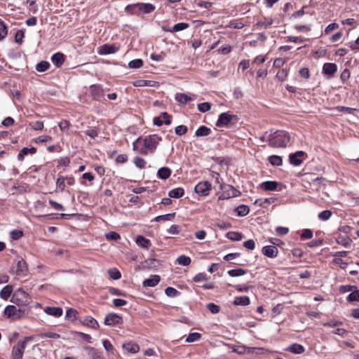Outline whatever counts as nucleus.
<instances>
[{
    "mask_svg": "<svg viewBox=\"0 0 359 359\" xmlns=\"http://www.w3.org/2000/svg\"><path fill=\"white\" fill-rule=\"evenodd\" d=\"M102 344H103L104 349L107 352L114 354L115 349H114L113 345L111 344V342L109 340H107V339L103 340Z\"/></svg>",
    "mask_w": 359,
    "mask_h": 359,
    "instance_id": "c03bdc74",
    "label": "nucleus"
},
{
    "mask_svg": "<svg viewBox=\"0 0 359 359\" xmlns=\"http://www.w3.org/2000/svg\"><path fill=\"white\" fill-rule=\"evenodd\" d=\"M212 189V185L208 181L201 182L195 187V192L202 196H207L210 194Z\"/></svg>",
    "mask_w": 359,
    "mask_h": 359,
    "instance_id": "423d86ee",
    "label": "nucleus"
},
{
    "mask_svg": "<svg viewBox=\"0 0 359 359\" xmlns=\"http://www.w3.org/2000/svg\"><path fill=\"white\" fill-rule=\"evenodd\" d=\"M232 351L238 354H244L248 351V348L243 345H233L231 346Z\"/></svg>",
    "mask_w": 359,
    "mask_h": 359,
    "instance_id": "473e14b6",
    "label": "nucleus"
},
{
    "mask_svg": "<svg viewBox=\"0 0 359 359\" xmlns=\"http://www.w3.org/2000/svg\"><path fill=\"white\" fill-rule=\"evenodd\" d=\"M236 212L238 216L243 217L247 215L250 212V208L248 205H241L237 207Z\"/></svg>",
    "mask_w": 359,
    "mask_h": 359,
    "instance_id": "2f4dec72",
    "label": "nucleus"
},
{
    "mask_svg": "<svg viewBox=\"0 0 359 359\" xmlns=\"http://www.w3.org/2000/svg\"><path fill=\"white\" fill-rule=\"evenodd\" d=\"M197 107L199 111L204 113L210 109L211 104L209 102H203L198 104Z\"/></svg>",
    "mask_w": 359,
    "mask_h": 359,
    "instance_id": "603ef678",
    "label": "nucleus"
},
{
    "mask_svg": "<svg viewBox=\"0 0 359 359\" xmlns=\"http://www.w3.org/2000/svg\"><path fill=\"white\" fill-rule=\"evenodd\" d=\"M12 292V288L11 286H6L4 287L0 292V296L2 297V298H7L11 294Z\"/></svg>",
    "mask_w": 359,
    "mask_h": 359,
    "instance_id": "8fccbe9b",
    "label": "nucleus"
},
{
    "mask_svg": "<svg viewBox=\"0 0 359 359\" xmlns=\"http://www.w3.org/2000/svg\"><path fill=\"white\" fill-rule=\"evenodd\" d=\"M175 216V213H169L166 215H159L154 218L156 222H162V221H172L174 219Z\"/></svg>",
    "mask_w": 359,
    "mask_h": 359,
    "instance_id": "7c9ffc66",
    "label": "nucleus"
},
{
    "mask_svg": "<svg viewBox=\"0 0 359 359\" xmlns=\"http://www.w3.org/2000/svg\"><path fill=\"white\" fill-rule=\"evenodd\" d=\"M56 187L60 191H63L65 187V178L60 175L56 181Z\"/></svg>",
    "mask_w": 359,
    "mask_h": 359,
    "instance_id": "58836bf2",
    "label": "nucleus"
},
{
    "mask_svg": "<svg viewBox=\"0 0 359 359\" xmlns=\"http://www.w3.org/2000/svg\"><path fill=\"white\" fill-rule=\"evenodd\" d=\"M287 76V71L285 69L279 70L276 74L277 78L279 80L284 81Z\"/></svg>",
    "mask_w": 359,
    "mask_h": 359,
    "instance_id": "e2e57ef3",
    "label": "nucleus"
},
{
    "mask_svg": "<svg viewBox=\"0 0 359 359\" xmlns=\"http://www.w3.org/2000/svg\"><path fill=\"white\" fill-rule=\"evenodd\" d=\"M175 100L177 102H180V104H185L187 102H189L191 100H194L195 98V95H187L184 93H177L175 95Z\"/></svg>",
    "mask_w": 359,
    "mask_h": 359,
    "instance_id": "2eb2a0df",
    "label": "nucleus"
},
{
    "mask_svg": "<svg viewBox=\"0 0 359 359\" xmlns=\"http://www.w3.org/2000/svg\"><path fill=\"white\" fill-rule=\"evenodd\" d=\"M227 273L231 277H237L245 275L246 271L242 269H236L229 270Z\"/></svg>",
    "mask_w": 359,
    "mask_h": 359,
    "instance_id": "c9c22d12",
    "label": "nucleus"
},
{
    "mask_svg": "<svg viewBox=\"0 0 359 359\" xmlns=\"http://www.w3.org/2000/svg\"><path fill=\"white\" fill-rule=\"evenodd\" d=\"M189 27V24L188 23H185V22H180V23H177L176 25H175L172 29V30H170L171 32H179V31H182V30H184L187 28H188Z\"/></svg>",
    "mask_w": 359,
    "mask_h": 359,
    "instance_id": "79ce46f5",
    "label": "nucleus"
},
{
    "mask_svg": "<svg viewBox=\"0 0 359 359\" xmlns=\"http://www.w3.org/2000/svg\"><path fill=\"white\" fill-rule=\"evenodd\" d=\"M143 65V62L140 59H135L130 61L128 64L130 68H140Z\"/></svg>",
    "mask_w": 359,
    "mask_h": 359,
    "instance_id": "864d4df0",
    "label": "nucleus"
},
{
    "mask_svg": "<svg viewBox=\"0 0 359 359\" xmlns=\"http://www.w3.org/2000/svg\"><path fill=\"white\" fill-rule=\"evenodd\" d=\"M51 61L54 65L59 67L62 66L65 62V55L61 53H55L51 57Z\"/></svg>",
    "mask_w": 359,
    "mask_h": 359,
    "instance_id": "4be33fe9",
    "label": "nucleus"
},
{
    "mask_svg": "<svg viewBox=\"0 0 359 359\" xmlns=\"http://www.w3.org/2000/svg\"><path fill=\"white\" fill-rule=\"evenodd\" d=\"M122 346L127 353H136L140 351L138 344L134 342L123 344Z\"/></svg>",
    "mask_w": 359,
    "mask_h": 359,
    "instance_id": "6ab92c4d",
    "label": "nucleus"
},
{
    "mask_svg": "<svg viewBox=\"0 0 359 359\" xmlns=\"http://www.w3.org/2000/svg\"><path fill=\"white\" fill-rule=\"evenodd\" d=\"M8 34V28L4 22L0 20V41L4 39Z\"/></svg>",
    "mask_w": 359,
    "mask_h": 359,
    "instance_id": "37998d69",
    "label": "nucleus"
},
{
    "mask_svg": "<svg viewBox=\"0 0 359 359\" xmlns=\"http://www.w3.org/2000/svg\"><path fill=\"white\" fill-rule=\"evenodd\" d=\"M201 337V335L200 333H198V332L190 333L188 335V337H187L186 341L187 343L194 342V341H198V339H200Z\"/></svg>",
    "mask_w": 359,
    "mask_h": 359,
    "instance_id": "ea45409f",
    "label": "nucleus"
},
{
    "mask_svg": "<svg viewBox=\"0 0 359 359\" xmlns=\"http://www.w3.org/2000/svg\"><path fill=\"white\" fill-rule=\"evenodd\" d=\"M165 293L168 297H175L180 294V292L176 289L172 287H168L165 288Z\"/></svg>",
    "mask_w": 359,
    "mask_h": 359,
    "instance_id": "3c124183",
    "label": "nucleus"
},
{
    "mask_svg": "<svg viewBox=\"0 0 359 359\" xmlns=\"http://www.w3.org/2000/svg\"><path fill=\"white\" fill-rule=\"evenodd\" d=\"M117 50L118 48L115 45L104 44L97 48V53L100 55H107L115 53Z\"/></svg>",
    "mask_w": 359,
    "mask_h": 359,
    "instance_id": "9d476101",
    "label": "nucleus"
},
{
    "mask_svg": "<svg viewBox=\"0 0 359 359\" xmlns=\"http://www.w3.org/2000/svg\"><path fill=\"white\" fill-rule=\"evenodd\" d=\"M305 155V153L302 151H299L295 152L294 154H292L290 155V162L291 164L294 165H299L302 163V160L300 158L303 157Z\"/></svg>",
    "mask_w": 359,
    "mask_h": 359,
    "instance_id": "dca6fc26",
    "label": "nucleus"
},
{
    "mask_svg": "<svg viewBox=\"0 0 359 359\" xmlns=\"http://www.w3.org/2000/svg\"><path fill=\"white\" fill-rule=\"evenodd\" d=\"M207 308L210 310V311L213 313V314H216V313H218L219 312V306L215 304H212V303H210L207 305Z\"/></svg>",
    "mask_w": 359,
    "mask_h": 359,
    "instance_id": "13d9d810",
    "label": "nucleus"
},
{
    "mask_svg": "<svg viewBox=\"0 0 359 359\" xmlns=\"http://www.w3.org/2000/svg\"><path fill=\"white\" fill-rule=\"evenodd\" d=\"M32 339L31 337H25L22 341H19L12 350L13 359H22L24 351L26 348V343Z\"/></svg>",
    "mask_w": 359,
    "mask_h": 359,
    "instance_id": "20e7f679",
    "label": "nucleus"
},
{
    "mask_svg": "<svg viewBox=\"0 0 359 359\" xmlns=\"http://www.w3.org/2000/svg\"><path fill=\"white\" fill-rule=\"evenodd\" d=\"M10 235L13 240H18L23 236V233L22 231L13 230L11 231Z\"/></svg>",
    "mask_w": 359,
    "mask_h": 359,
    "instance_id": "4d7b16f0",
    "label": "nucleus"
},
{
    "mask_svg": "<svg viewBox=\"0 0 359 359\" xmlns=\"http://www.w3.org/2000/svg\"><path fill=\"white\" fill-rule=\"evenodd\" d=\"M171 175V170L169 168L167 167H163L158 169L157 175L158 177L161 180H166L168 179Z\"/></svg>",
    "mask_w": 359,
    "mask_h": 359,
    "instance_id": "393cba45",
    "label": "nucleus"
},
{
    "mask_svg": "<svg viewBox=\"0 0 359 359\" xmlns=\"http://www.w3.org/2000/svg\"><path fill=\"white\" fill-rule=\"evenodd\" d=\"M175 132L177 135H183L187 132V127L184 125L178 126L175 128Z\"/></svg>",
    "mask_w": 359,
    "mask_h": 359,
    "instance_id": "6e6d98bb",
    "label": "nucleus"
},
{
    "mask_svg": "<svg viewBox=\"0 0 359 359\" xmlns=\"http://www.w3.org/2000/svg\"><path fill=\"white\" fill-rule=\"evenodd\" d=\"M287 351L297 354H300L304 352V347L299 344H292L286 348Z\"/></svg>",
    "mask_w": 359,
    "mask_h": 359,
    "instance_id": "b1692460",
    "label": "nucleus"
},
{
    "mask_svg": "<svg viewBox=\"0 0 359 359\" xmlns=\"http://www.w3.org/2000/svg\"><path fill=\"white\" fill-rule=\"evenodd\" d=\"M27 266L23 259H20L17 262L16 274L18 276H25L27 274Z\"/></svg>",
    "mask_w": 359,
    "mask_h": 359,
    "instance_id": "4468645a",
    "label": "nucleus"
},
{
    "mask_svg": "<svg viewBox=\"0 0 359 359\" xmlns=\"http://www.w3.org/2000/svg\"><path fill=\"white\" fill-rule=\"evenodd\" d=\"M135 241L137 245L142 248L148 249L151 246V241L143 236H138Z\"/></svg>",
    "mask_w": 359,
    "mask_h": 359,
    "instance_id": "5701e85b",
    "label": "nucleus"
},
{
    "mask_svg": "<svg viewBox=\"0 0 359 359\" xmlns=\"http://www.w3.org/2000/svg\"><path fill=\"white\" fill-rule=\"evenodd\" d=\"M122 322V318L114 313L107 314L104 318L106 325H114Z\"/></svg>",
    "mask_w": 359,
    "mask_h": 359,
    "instance_id": "1a4fd4ad",
    "label": "nucleus"
},
{
    "mask_svg": "<svg viewBox=\"0 0 359 359\" xmlns=\"http://www.w3.org/2000/svg\"><path fill=\"white\" fill-rule=\"evenodd\" d=\"M160 282V277L157 275L151 276L143 281L144 287H154Z\"/></svg>",
    "mask_w": 359,
    "mask_h": 359,
    "instance_id": "412c9836",
    "label": "nucleus"
},
{
    "mask_svg": "<svg viewBox=\"0 0 359 359\" xmlns=\"http://www.w3.org/2000/svg\"><path fill=\"white\" fill-rule=\"evenodd\" d=\"M233 116L230 114L229 112L222 113L217 119L216 126L217 127L226 126L231 121Z\"/></svg>",
    "mask_w": 359,
    "mask_h": 359,
    "instance_id": "0eeeda50",
    "label": "nucleus"
},
{
    "mask_svg": "<svg viewBox=\"0 0 359 359\" xmlns=\"http://www.w3.org/2000/svg\"><path fill=\"white\" fill-rule=\"evenodd\" d=\"M278 185V183L275 181H266L262 183L261 187L266 191H275Z\"/></svg>",
    "mask_w": 359,
    "mask_h": 359,
    "instance_id": "a878e982",
    "label": "nucleus"
},
{
    "mask_svg": "<svg viewBox=\"0 0 359 359\" xmlns=\"http://www.w3.org/2000/svg\"><path fill=\"white\" fill-rule=\"evenodd\" d=\"M308 180L311 182V185L313 186L316 189H318L325 180L323 177H313V175L308 176Z\"/></svg>",
    "mask_w": 359,
    "mask_h": 359,
    "instance_id": "aec40b11",
    "label": "nucleus"
},
{
    "mask_svg": "<svg viewBox=\"0 0 359 359\" xmlns=\"http://www.w3.org/2000/svg\"><path fill=\"white\" fill-rule=\"evenodd\" d=\"M29 300V294L22 290L16 291L12 298V302L18 305H27Z\"/></svg>",
    "mask_w": 359,
    "mask_h": 359,
    "instance_id": "39448f33",
    "label": "nucleus"
},
{
    "mask_svg": "<svg viewBox=\"0 0 359 359\" xmlns=\"http://www.w3.org/2000/svg\"><path fill=\"white\" fill-rule=\"evenodd\" d=\"M50 67V64L46 61H41L36 66V69L38 72H43L46 71Z\"/></svg>",
    "mask_w": 359,
    "mask_h": 359,
    "instance_id": "e433bc0d",
    "label": "nucleus"
},
{
    "mask_svg": "<svg viewBox=\"0 0 359 359\" xmlns=\"http://www.w3.org/2000/svg\"><path fill=\"white\" fill-rule=\"evenodd\" d=\"M46 314L54 317H60L62 315L63 311L60 307H50L47 306L44 309Z\"/></svg>",
    "mask_w": 359,
    "mask_h": 359,
    "instance_id": "f3484780",
    "label": "nucleus"
},
{
    "mask_svg": "<svg viewBox=\"0 0 359 359\" xmlns=\"http://www.w3.org/2000/svg\"><path fill=\"white\" fill-rule=\"evenodd\" d=\"M85 134L92 138H95L97 136V132L94 128H88L85 131Z\"/></svg>",
    "mask_w": 359,
    "mask_h": 359,
    "instance_id": "774afa93",
    "label": "nucleus"
},
{
    "mask_svg": "<svg viewBox=\"0 0 359 359\" xmlns=\"http://www.w3.org/2000/svg\"><path fill=\"white\" fill-rule=\"evenodd\" d=\"M233 304L236 306H247L250 304V299L246 296L237 297L234 299Z\"/></svg>",
    "mask_w": 359,
    "mask_h": 359,
    "instance_id": "c756f323",
    "label": "nucleus"
},
{
    "mask_svg": "<svg viewBox=\"0 0 359 359\" xmlns=\"http://www.w3.org/2000/svg\"><path fill=\"white\" fill-rule=\"evenodd\" d=\"M336 109L339 112H344V113H347V114H353V111L355 110L353 108L341 107V106L337 107L336 108Z\"/></svg>",
    "mask_w": 359,
    "mask_h": 359,
    "instance_id": "680f3d73",
    "label": "nucleus"
},
{
    "mask_svg": "<svg viewBox=\"0 0 359 359\" xmlns=\"http://www.w3.org/2000/svg\"><path fill=\"white\" fill-rule=\"evenodd\" d=\"M177 262L184 266H189L191 263V258L185 255H181L177 259Z\"/></svg>",
    "mask_w": 359,
    "mask_h": 359,
    "instance_id": "72a5a7b5",
    "label": "nucleus"
},
{
    "mask_svg": "<svg viewBox=\"0 0 359 359\" xmlns=\"http://www.w3.org/2000/svg\"><path fill=\"white\" fill-rule=\"evenodd\" d=\"M137 9H139V13L143 12L144 13H150L154 11L155 6L149 3H137Z\"/></svg>",
    "mask_w": 359,
    "mask_h": 359,
    "instance_id": "a211bd4d",
    "label": "nucleus"
},
{
    "mask_svg": "<svg viewBox=\"0 0 359 359\" xmlns=\"http://www.w3.org/2000/svg\"><path fill=\"white\" fill-rule=\"evenodd\" d=\"M108 273L111 278L113 280H118L121 278V275L119 271L116 269H111L108 271Z\"/></svg>",
    "mask_w": 359,
    "mask_h": 359,
    "instance_id": "49530a36",
    "label": "nucleus"
},
{
    "mask_svg": "<svg viewBox=\"0 0 359 359\" xmlns=\"http://www.w3.org/2000/svg\"><path fill=\"white\" fill-rule=\"evenodd\" d=\"M83 323L94 329H97L99 327V324L97 320L91 316L86 317L83 319Z\"/></svg>",
    "mask_w": 359,
    "mask_h": 359,
    "instance_id": "c85d7f7f",
    "label": "nucleus"
},
{
    "mask_svg": "<svg viewBox=\"0 0 359 359\" xmlns=\"http://www.w3.org/2000/svg\"><path fill=\"white\" fill-rule=\"evenodd\" d=\"M269 163L276 166L282 165V158L279 156L273 155L269 157Z\"/></svg>",
    "mask_w": 359,
    "mask_h": 359,
    "instance_id": "f704fd0d",
    "label": "nucleus"
},
{
    "mask_svg": "<svg viewBox=\"0 0 359 359\" xmlns=\"http://www.w3.org/2000/svg\"><path fill=\"white\" fill-rule=\"evenodd\" d=\"M337 70V66L334 63L327 62L325 63L323 67V73L332 76Z\"/></svg>",
    "mask_w": 359,
    "mask_h": 359,
    "instance_id": "f8f14e48",
    "label": "nucleus"
},
{
    "mask_svg": "<svg viewBox=\"0 0 359 359\" xmlns=\"http://www.w3.org/2000/svg\"><path fill=\"white\" fill-rule=\"evenodd\" d=\"M211 129L206 126H201L199 127L195 132V135L196 137H204L208 136L210 134Z\"/></svg>",
    "mask_w": 359,
    "mask_h": 359,
    "instance_id": "cd10ccee",
    "label": "nucleus"
},
{
    "mask_svg": "<svg viewBox=\"0 0 359 359\" xmlns=\"http://www.w3.org/2000/svg\"><path fill=\"white\" fill-rule=\"evenodd\" d=\"M49 204L56 210H63L64 208L62 204L58 203L54 201L49 200L48 201Z\"/></svg>",
    "mask_w": 359,
    "mask_h": 359,
    "instance_id": "338daca9",
    "label": "nucleus"
},
{
    "mask_svg": "<svg viewBox=\"0 0 359 359\" xmlns=\"http://www.w3.org/2000/svg\"><path fill=\"white\" fill-rule=\"evenodd\" d=\"M351 242V240L347 236H339L337 238V243L344 247H347L348 245H350Z\"/></svg>",
    "mask_w": 359,
    "mask_h": 359,
    "instance_id": "4c0bfd02",
    "label": "nucleus"
},
{
    "mask_svg": "<svg viewBox=\"0 0 359 359\" xmlns=\"http://www.w3.org/2000/svg\"><path fill=\"white\" fill-rule=\"evenodd\" d=\"M184 191L182 188H176L170 190L168 193V196L173 198H179L184 196Z\"/></svg>",
    "mask_w": 359,
    "mask_h": 359,
    "instance_id": "bb28decb",
    "label": "nucleus"
},
{
    "mask_svg": "<svg viewBox=\"0 0 359 359\" xmlns=\"http://www.w3.org/2000/svg\"><path fill=\"white\" fill-rule=\"evenodd\" d=\"M262 252L265 256L273 258L277 256L278 250L276 246L267 245L262 248Z\"/></svg>",
    "mask_w": 359,
    "mask_h": 359,
    "instance_id": "ddd939ff",
    "label": "nucleus"
},
{
    "mask_svg": "<svg viewBox=\"0 0 359 359\" xmlns=\"http://www.w3.org/2000/svg\"><path fill=\"white\" fill-rule=\"evenodd\" d=\"M220 189L222 191L219 199L224 200L230 198L237 197L241 195V191L230 184H221Z\"/></svg>",
    "mask_w": 359,
    "mask_h": 359,
    "instance_id": "7ed1b4c3",
    "label": "nucleus"
},
{
    "mask_svg": "<svg viewBox=\"0 0 359 359\" xmlns=\"http://www.w3.org/2000/svg\"><path fill=\"white\" fill-rule=\"evenodd\" d=\"M134 164L139 168H144L146 165V161L141 157H136L134 159Z\"/></svg>",
    "mask_w": 359,
    "mask_h": 359,
    "instance_id": "5fc2aeb1",
    "label": "nucleus"
},
{
    "mask_svg": "<svg viewBox=\"0 0 359 359\" xmlns=\"http://www.w3.org/2000/svg\"><path fill=\"white\" fill-rule=\"evenodd\" d=\"M141 138H137L133 144V150L138 151L140 154L147 155L148 153H154L157 145L162 140V138L157 135H150L146 136L143 140L144 148L138 149L137 144Z\"/></svg>",
    "mask_w": 359,
    "mask_h": 359,
    "instance_id": "f257e3e1",
    "label": "nucleus"
},
{
    "mask_svg": "<svg viewBox=\"0 0 359 359\" xmlns=\"http://www.w3.org/2000/svg\"><path fill=\"white\" fill-rule=\"evenodd\" d=\"M22 311L20 309H18L15 306L8 305L4 309V314L8 317H13L18 318L21 316Z\"/></svg>",
    "mask_w": 359,
    "mask_h": 359,
    "instance_id": "6e6552de",
    "label": "nucleus"
},
{
    "mask_svg": "<svg viewBox=\"0 0 359 359\" xmlns=\"http://www.w3.org/2000/svg\"><path fill=\"white\" fill-rule=\"evenodd\" d=\"M109 292L111 294L113 295H117V296H126V293L122 292L121 290L115 288V287H110L109 289Z\"/></svg>",
    "mask_w": 359,
    "mask_h": 359,
    "instance_id": "0e129e2a",
    "label": "nucleus"
},
{
    "mask_svg": "<svg viewBox=\"0 0 359 359\" xmlns=\"http://www.w3.org/2000/svg\"><path fill=\"white\" fill-rule=\"evenodd\" d=\"M30 126L33 130H41L43 128V123L41 121H35L30 123Z\"/></svg>",
    "mask_w": 359,
    "mask_h": 359,
    "instance_id": "052dcab7",
    "label": "nucleus"
},
{
    "mask_svg": "<svg viewBox=\"0 0 359 359\" xmlns=\"http://www.w3.org/2000/svg\"><path fill=\"white\" fill-rule=\"evenodd\" d=\"M106 238L107 240H114V241H116L118 239L120 238V235L115 232V231H110L109 233H107L106 235Z\"/></svg>",
    "mask_w": 359,
    "mask_h": 359,
    "instance_id": "bf43d9fd",
    "label": "nucleus"
},
{
    "mask_svg": "<svg viewBox=\"0 0 359 359\" xmlns=\"http://www.w3.org/2000/svg\"><path fill=\"white\" fill-rule=\"evenodd\" d=\"M348 302H358L359 301V290L353 291L348 297Z\"/></svg>",
    "mask_w": 359,
    "mask_h": 359,
    "instance_id": "a18cd8bd",
    "label": "nucleus"
},
{
    "mask_svg": "<svg viewBox=\"0 0 359 359\" xmlns=\"http://www.w3.org/2000/svg\"><path fill=\"white\" fill-rule=\"evenodd\" d=\"M332 215V213L330 210H324L318 214V218L323 221H326L331 217Z\"/></svg>",
    "mask_w": 359,
    "mask_h": 359,
    "instance_id": "09e8293b",
    "label": "nucleus"
},
{
    "mask_svg": "<svg viewBox=\"0 0 359 359\" xmlns=\"http://www.w3.org/2000/svg\"><path fill=\"white\" fill-rule=\"evenodd\" d=\"M150 81L143 79H138L133 82L134 86L142 87L149 86Z\"/></svg>",
    "mask_w": 359,
    "mask_h": 359,
    "instance_id": "69168bd1",
    "label": "nucleus"
},
{
    "mask_svg": "<svg viewBox=\"0 0 359 359\" xmlns=\"http://www.w3.org/2000/svg\"><path fill=\"white\" fill-rule=\"evenodd\" d=\"M269 144L273 147H285L290 143V134L284 130H276L267 137Z\"/></svg>",
    "mask_w": 359,
    "mask_h": 359,
    "instance_id": "f03ea898",
    "label": "nucleus"
},
{
    "mask_svg": "<svg viewBox=\"0 0 359 359\" xmlns=\"http://www.w3.org/2000/svg\"><path fill=\"white\" fill-rule=\"evenodd\" d=\"M84 349L87 351L88 359H104L102 353L91 346H85Z\"/></svg>",
    "mask_w": 359,
    "mask_h": 359,
    "instance_id": "9b49d317",
    "label": "nucleus"
},
{
    "mask_svg": "<svg viewBox=\"0 0 359 359\" xmlns=\"http://www.w3.org/2000/svg\"><path fill=\"white\" fill-rule=\"evenodd\" d=\"M227 238L231 241H241L243 238L241 233L238 232H229L226 235Z\"/></svg>",
    "mask_w": 359,
    "mask_h": 359,
    "instance_id": "de8ad7c7",
    "label": "nucleus"
},
{
    "mask_svg": "<svg viewBox=\"0 0 359 359\" xmlns=\"http://www.w3.org/2000/svg\"><path fill=\"white\" fill-rule=\"evenodd\" d=\"M137 3L134 4L128 5L125 10L127 13L130 14H139V9H137Z\"/></svg>",
    "mask_w": 359,
    "mask_h": 359,
    "instance_id": "a19ab883",
    "label": "nucleus"
}]
</instances>
